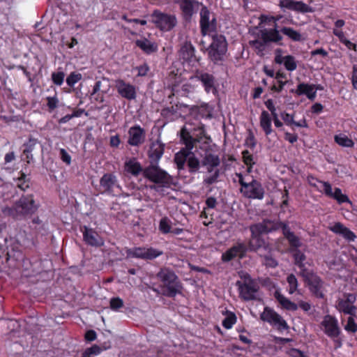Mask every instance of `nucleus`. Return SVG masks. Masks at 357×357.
<instances>
[{"instance_id": "20", "label": "nucleus", "mask_w": 357, "mask_h": 357, "mask_svg": "<svg viewBox=\"0 0 357 357\" xmlns=\"http://www.w3.org/2000/svg\"><path fill=\"white\" fill-rule=\"evenodd\" d=\"M200 3H202L197 0H183L177 4L179 6L183 17L185 20H190L195 13V8L200 6Z\"/></svg>"}, {"instance_id": "39", "label": "nucleus", "mask_w": 357, "mask_h": 357, "mask_svg": "<svg viewBox=\"0 0 357 357\" xmlns=\"http://www.w3.org/2000/svg\"><path fill=\"white\" fill-rule=\"evenodd\" d=\"M187 165L190 174L197 172L200 168V161L192 152L188 158Z\"/></svg>"}, {"instance_id": "40", "label": "nucleus", "mask_w": 357, "mask_h": 357, "mask_svg": "<svg viewBox=\"0 0 357 357\" xmlns=\"http://www.w3.org/2000/svg\"><path fill=\"white\" fill-rule=\"evenodd\" d=\"M225 315V318L222 321V325L225 328L230 329L236 323L237 317L234 312L229 310H226Z\"/></svg>"}, {"instance_id": "16", "label": "nucleus", "mask_w": 357, "mask_h": 357, "mask_svg": "<svg viewBox=\"0 0 357 357\" xmlns=\"http://www.w3.org/2000/svg\"><path fill=\"white\" fill-rule=\"evenodd\" d=\"M324 192V194L331 198H333L337 201L339 204L344 203H348L351 204L352 202L349 199V197L342 192V190L339 188H335L334 192L332 191V186L328 182L323 183Z\"/></svg>"}, {"instance_id": "49", "label": "nucleus", "mask_w": 357, "mask_h": 357, "mask_svg": "<svg viewBox=\"0 0 357 357\" xmlns=\"http://www.w3.org/2000/svg\"><path fill=\"white\" fill-rule=\"evenodd\" d=\"M293 257L294 259V264L298 267H303L304 264V261L306 259V257L304 253H303L301 250L296 249L293 254Z\"/></svg>"}, {"instance_id": "27", "label": "nucleus", "mask_w": 357, "mask_h": 357, "mask_svg": "<svg viewBox=\"0 0 357 357\" xmlns=\"http://www.w3.org/2000/svg\"><path fill=\"white\" fill-rule=\"evenodd\" d=\"M329 229L335 234L342 235L346 240L354 241L356 238L355 234L341 222H335Z\"/></svg>"}, {"instance_id": "11", "label": "nucleus", "mask_w": 357, "mask_h": 357, "mask_svg": "<svg viewBox=\"0 0 357 357\" xmlns=\"http://www.w3.org/2000/svg\"><path fill=\"white\" fill-rule=\"evenodd\" d=\"M243 196L252 199H262L264 197L265 191L261 183L256 179L252 178L245 188L240 189Z\"/></svg>"}, {"instance_id": "51", "label": "nucleus", "mask_w": 357, "mask_h": 357, "mask_svg": "<svg viewBox=\"0 0 357 357\" xmlns=\"http://www.w3.org/2000/svg\"><path fill=\"white\" fill-rule=\"evenodd\" d=\"M291 248H298L301 247V243L299 238L294 234V233H287V236L285 238Z\"/></svg>"}, {"instance_id": "56", "label": "nucleus", "mask_w": 357, "mask_h": 357, "mask_svg": "<svg viewBox=\"0 0 357 357\" xmlns=\"http://www.w3.org/2000/svg\"><path fill=\"white\" fill-rule=\"evenodd\" d=\"M300 271L299 274L303 278L305 283H307L312 276H314L316 275L313 271H309L306 267L305 265L303 264V266L298 267Z\"/></svg>"}, {"instance_id": "14", "label": "nucleus", "mask_w": 357, "mask_h": 357, "mask_svg": "<svg viewBox=\"0 0 357 357\" xmlns=\"http://www.w3.org/2000/svg\"><path fill=\"white\" fill-rule=\"evenodd\" d=\"M250 231L251 232V238L248 243V250L251 251H257L261 248L265 250L268 247V243L264 238L262 232L255 231V227L251 225L250 227Z\"/></svg>"}, {"instance_id": "5", "label": "nucleus", "mask_w": 357, "mask_h": 357, "mask_svg": "<svg viewBox=\"0 0 357 357\" xmlns=\"http://www.w3.org/2000/svg\"><path fill=\"white\" fill-rule=\"evenodd\" d=\"M227 51V42L226 38L222 34H215L212 37V42L208 48V58L215 64L224 60Z\"/></svg>"}, {"instance_id": "57", "label": "nucleus", "mask_w": 357, "mask_h": 357, "mask_svg": "<svg viewBox=\"0 0 357 357\" xmlns=\"http://www.w3.org/2000/svg\"><path fill=\"white\" fill-rule=\"evenodd\" d=\"M288 82V80H277L276 82H273V84L270 87V90L273 92L280 93Z\"/></svg>"}, {"instance_id": "43", "label": "nucleus", "mask_w": 357, "mask_h": 357, "mask_svg": "<svg viewBox=\"0 0 357 357\" xmlns=\"http://www.w3.org/2000/svg\"><path fill=\"white\" fill-rule=\"evenodd\" d=\"M202 118L208 119L211 117V110L208 104L197 106L193 109Z\"/></svg>"}, {"instance_id": "24", "label": "nucleus", "mask_w": 357, "mask_h": 357, "mask_svg": "<svg viewBox=\"0 0 357 357\" xmlns=\"http://www.w3.org/2000/svg\"><path fill=\"white\" fill-rule=\"evenodd\" d=\"M162 251L153 248H135V258L152 260L162 255Z\"/></svg>"}, {"instance_id": "64", "label": "nucleus", "mask_w": 357, "mask_h": 357, "mask_svg": "<svg viewBox=\"0 0 357 357\" xmlns=\"http://www.w3.org/2000/svg\"><path fill=\"white\" fill-rule=\"evenodd\" d=\"M125 172L127 174L134 175V160L130 159L125 163Z\"/></svg>"}, {"instance_id": "63", "label": "nucleus", "mask_w": 357, "mask_h": 357, "mask_svg": "<svg viewBox=\"0 0 357 357\" xmlns=\"http://www.w3.org/2000/svg\"><path fill=\"white\" fill-rule=\"evenodd\" d=\"M137 70V76H146L149 71V67L146 63H144L142 66H139L135 68Z\"/></svg>"}, {"instance_id": "1", "label": "nucleus", "mask_w": 357, "mask_h": 357, "mask_svg": "<svg viewBox=\"0 0 357 357\" xmlns=\"http://www.w3.org/2000/svg\"><path fill=\"white\" fill-rule=\"evenodd\" d=\"M141 172L144 177L162 188H169L174 184L173 177L161 169L158 164H149L143 168L139 162L135 161V177Z\"/></svg>"}, {"instance_id": "41", "label": "nucleus", "mask_w": 357, "mask_h": 357, "mask_svg": "<svg viewBox=\"0 0 357 357\" xmlns=\"http://www.w3.org/2000/svg\"><path fill=\"white\" fill-rule=\"evenodd\" d=\"M334 140L335 143L342 147L352 148L354 146V141L344 134L335 135Z\"/></svg>"}, {"instance_id": "31", "label": "nucleus", "mask_w": 357, "mask_h": 357, "mask_svg": "<svg viewBox=\"0 0 357 357\" xmlns=\"http://www.w3.org/2000/svg\"><path fill=\"white\" fill-rule=\"evenodd\" d=\"M274 296L282 308L290 311H296L298 310V305L296 303L292 302L280 292L276 291Z\"/></svg>"}, {"instance_id": "26", "label": "nucleus", "mask_w": 357, "mask_h": 357, "mask_svg": "<svg viewBox=\"0 0 357 357\" xmlns=\"http://www.w3.org/2000/svg\"><path fill=\"white\" fill-rule=\"evenodd\" d=\"M83 237L85 242L92 246L100 247L104 244L102 238L92 229L84 227Z\"/></svg>"}, {"instance_id": "48", "label": "nucleus", "mask_w": 357, "mask_h": 357, "mask_svg": "<svg viewBox=\"0 0 357 357\" xmlns=\"http://www.w3.org/2000/svg\"><path fill=\"white\" fill-rule=\"evenodd\" d=\"M287 282L289 284V293L294 294L298 288V280L296 276L291 273L289 274L287 278Z\"/></svg>"}, {"instance_id": "18", "label": "nucleus", "mask_w": 357, "mask_h": 357, "mask_svg": "<svg viewBox=\"0 0 357 357\" xmlns=\"http://www.w3.org/2000/svg\"><path fill=\"white\" fill-rule=\"evenodd\" d=\"M306 284L312 296L317 298H324V282L317 274L312 276Z\"/></svg>"}, {"instance_id": "45", "label": "nucleus", "mask_w": 357, "mask_h": 357, "mask_svg": "<svg viewBox=\"0 0 357 357\" xmlns=\"http://www.w3.org/2000/svg\"><path fill=\"white\" fill-rule=\"evenodd\" d=\"M355 317L349 315L347 318V324L344 326V330L349 333H356L357 332V324L354 319Z\"/></svg>"}, {"instance_id": "25", "label": "nucleus", "mask_w": 357, "mask_h": 357, "mask_svg": "<svg viewBox=\"0 0 357 357\" xmlns=\"http://www.w3.org/2000/svg\"><path fill=\"white\" fill-rule=\"evenodd\" d=\"M278 223L279 220L264 219L262 222L252 225L255 227V231L268 234L278 230Z\"/></svg>"}, {"instance_id": "9", "label": "nucleus", "mask_w": 357, "mask_h": 357, "mask_svg": "<svg viewBox=\"0 0 357 357\" xmlns=\"http://www.w3.org/2000/svg\"><path fill=\"white\" fill-rule=\"evenodd\" d=\"M190 81L197 80L201 82L206 93H213L215 94L217 92L215 86V77L213 74L207 73L203 70H196L192 76L190 77Z\"/></svg>"}, {"instance_id": "50", "label": "nucleus", "mask_w": 357, "mask_h": 357, "mask_svg": "<svg viewBox=\"0 0 357 357\" xmlns=\"http://www.w3.org/2000/svg\"><path fill=\"white\" fill-rule=\"evenodd\" d=\"M159 229L162 234H168L171 232L170 220L167 217L162 218L160 220Z\"/></svg>"}, {"instance_id": "13", "label": "nucleus", "mask_w": 357, "mask_h": 357, "mask_svg": "<svg viewBox=\"0 0 357 357\" xmlns=\"http://www.w3.org/2000/svg\"><path fill=\"white\" fill-rule=\"evenodd\" d=\"M236 286L238 287L239 296L243 301H249L256 298L255 294L258 291V287L252 280L244 282L237 281Z\"/></svg>"}, {"instance_id": "29", "label": "nucleus", "mask_w": 357, "mask_h": 357, "mask_svg": "<svg viewBox=\"0 0 357 357\" xmlns=\"http://www.w3.org/2000/svg\"><path fill=\"white\" fill-rule=\"evenodd\" d=\"M181 142L185 145L184 149L192 151L195 144L197 142L195 137H193L188 129L183 126L180 131Z\"/></svg>"}, {"instance_id": "62", "label": "nucleus", "mask_w": 357, "mask_h": 357, "mask_svg": "<svg viewBox=\"0 0 357 357\" xmlns=\"http://www.w3.org/2000/svg\"><path fill=\"white\" fill-rule=\"evenodd\" d=\"M109 303H110V308L115 311L118 310L119 308L122 307L123 305V301L118 297L112 298L110 300Z\"/></svg>"}, {"instance_id": "34", "label": "nucleus", "mask_w": 357, "mask_h": 357, "mask_svg": "<svg viewBox=\"0 0 357 357\" xmlns=\"http://www.w3.org/2000/svg\"><path fill=\"white\" fill-rule=\"evenodd\" d=\"M135 45L147 54H152L158 50V45L147 39L136 40Z\"/></svg>"}, {"instance_id": "52", "label": "nucleus", "mask_w": 357, "mask_h": 357, "mask_svg": "<svg viewBox=\"0 0 357 357\" xmlns=\"http://www.w3.org/2000/svg\"><path fill=\"white\" fill-rule=\"evenodd\" d=\"M307 181L310 186L314 188L317 190L319 192H324V188L321 190L318 186L317 183H320L323 186V183L324 181L318 179L317 177L311 174L307 176Z\"/></svg>"}, {"instance_id": "46", "label": "nucleus", "mask_w": 357, "mask_h": 357, "mask_svg": "<svg viewBox=\"0 0 357 357\" xmlns=\"http://www.w3.org/2000/svg\"><path fill=\"white\" fill-rule=\"evenodd\" d=\"M280 117L284 121V123L291 128L292 130H294V126L295 123L294 121V114H289L286 112H282L280 114Z\"/></svg>"}, {"instance_id": "6", "label": "nucleus", "mask_w": 357, "mask_h": 357, "mask_svg": "<svg viewBox=\"0 0 357 357\" xmlns=\"http://www.w3.org/2000/svg\"><path fill=\"white\" fill-rule=\"evenodd\" d=\"M199 11V27L203 36L208 33L215 31L217 28V20L215 15L203 3H200Z\"/></svg>"}, {"instance_id": "61", "label": "nucleus", "mask_w": 357, "mask_h": 357, "mask_svg": "<svg viewBox=\"0 0 357 357\" xmlns=\"http://www.w3.org/2000/svg\"><path fill=\"white\" fill-rule=\"evenodd\" d=\"M264 259V264L266 267L275 268L278 265L277 260L271 255H265Z\"/></svg>"}, {"instance_id": "37", "label": "nucleus", "mask_w": 357, "mask_h": 357, "mask_svg": "<svg viewBox=\"0 0 357 357\" xmlns=\"http://www.w3.org/2000/svg\"><path fill=\"white\" fill-rule=\"evenodd\" d=\"M250 46L253 48L258 56L264 55L268 43L264 41V38L261 36L259 39L252 40L249 41Z\"/></svg>"}, {"instance_id": "17", "label": "nucleus", "mask_w": 357, "mask_h": 357, "mask_svg": "<svg viewBox=\"0 0 357 357\" xmlns=\"http://www.w3.org/2000/svg\"><path fill=\"white\" fill-rule=\"evenodd\" d=\"M280 6L301 13L314 12V9L312 7L300 1L281 0L280 1Z\"/></svg>"}, {"instance_id": "36", "label": "nucleus", "mask_w": 357, "mask_h": 357, "mask_svg": "<svg viewBox=\"0 0 357 357\" xmlns=\"http://www.w3.org/2000/svg\"><path fill=\"white\" fill-rule=\"evenodd\" d=\"M203 166L219 167L220 159L218 155L211 152H206L202 160Z\"/></svg>"}, {"instance_id": "15", "label": "nucleus", "mask_w": 357, "mask_h": 357, "mask_svg": "<svg viewBox=\"0 0 357 357\" xmlns=\"http://www.w3.org/2000/svg\"><path fill=\"white\" fill-rule=\"evenodd\" d=\"M165 144L160 139L151 143L147 152L150 164H158L165 151Z\"/></svg>"}, {"instance_id": "19", "label": "nucleus", "mask_w": 357, "mask_h": 357, "mask_svg": "<svg viewBox=\"0 0 357 357\" xmlns=\"http://www.w3.org/2000/svg\"><path fill=\"white\" fill-rule=\"evenodd\" d=\"M281 28L273 27L271 29H264L260 31V35L264 38V41L268 44L273 43L279 45H282V40L283 37L282 36Z\"/></svg>"}, {"instance_id": "3", "label": "nucleus", "mask_w": 357, "mask_h": 357, "mask_svg": "<svg viewBox=\"0 0 357 357\" xmlns=\"http://www.w3.org/2000/svg\"><path fill=\"white\" fill-rule=\"evenodd\" d=\"M39 204L37 203L33 195L22 196L12 207H7L3 210L10 215L15 218L31 215L38 209Z\"/></svg>"}, {"instance_id": "42", "label": "nucleus", "mask_w": 357, "mask_h": 357, "mask_svg": "<svg viewBox=\"0 0 357 357\" xmlns=\"http://www.w3.org/2000/svg\"><path fill=\"white\" fill-rule=\"evenodd\" d=\"M105 350V348H102L96 344L87 348L83 352L82 357H93L99 355L102 351Z\"/></svg>"}, {"instance_id": "47", "label": "nucleus", "mask_w": 357, "mask_h": 357, "mask_svg": "<svg viewBox=\"0 0 357 357\" xmlns=\"http://www.w3.org/2000/svg\"><path fill=\"white\" fill-rule=\"evenodd\" d=\"M146 133L143 128L139 126H135V146H138L144 142Z\"/></svg>"}, {"instance_id": "21", "label": "nucleus", "mask_w": 357, "mask_h": 357, "mask_svg": "<svg viewBox=\"0 0 357 357\" xmlns=\"http://www.w3.org/2000/svg\"><path fill=\"white\" fill-rule=\"evenodd\" d=\"M179 56L184 61L193 64L194 62L198 61L195 56V48L191 42L186 41L183 43L179 50Z\"/></svg>"}, {"instance_id": "22", "label": "nucleus", "mask_w": 357, "mask_h": 357, "mask_svg": "<svg viewBox=\"0 0 357 357\" xmlns=\"http://www.w3.org/2000/svg\"><path fill=\"white\" fill-rule=\"evenodd\" d=\"M194 81H189L183 84L181 87L176 84L172 86L173 95H177L183 97H189L190 95L196 92L197 85L193 83Z\"/></svg>"}, {"instance_id": "4", "label": "nucleus", "mask_w": 357, "mask_h": 357, "mask_svg": "<svg viewBox=\"0 0 357 357\" xmlns=\"http://www.w3.org/2000/svg\"><path fill=\"white\" fill-rule=\"evenodd\" d=\"M321 326L324 328L325 334L334 342L335 347L340 348L342 345L343 338L337 318L330 314L325 315L321 322Z\"/></svg>"}, {"instance_id": "32", "label": "nucleus", "mask_w": 357, "mask_h": 357, "mask_svg": "<svg viewBox=\"0 0 357 357\" xmlns=\"http://www.w3.org/2000/svg\"><path fill=\"white\" fill-rule=\"evenodd\" d=\"M260 126L264 130L266 136L270 135L272 132L271 117L268 112L264 110L260 115Z\"/></svg>"}, {"instance_id": "53", "label": "nucleus", "mask_w": 357, "mask_h": 357, "mask_svg": "<svg viewBox=\"0 0 357 357\" xmlns=\"http://www.w3.org/2000/svg\"><path fill=\"white\" fill-rule=\"evenodd\" d=\"M82 76L80 73L73 72L66 78V83L73 87L77 82L81 80Z\"/></svg>"}, {"instance_id": "23", "label": "nucleus", "mask_w": 357, "mask_h": 357, "mask_svg": "<svg viewBox=\"0 0 357 357\" xmlns=\"http://www.w3.org/2000/svg\"><path fill=\"white\" fill-rule=\"evenodd\" d=\"M317 89L319 88H317L314 84L303 82L298 84L296 89H291L290 92L298 96L305 95L310 100H312L316 97Z\"/></svg>"}, {"instance_id": "7", "label": "nucleus", "mask_w": 357, "mask_h": 357, "mask_svg": "<svg viewBox=\"0 0 357 357\" xmlns=\"http://www.w3.org/2000/svg\"><path fill=\"white\" fill-rule=\"evenodd\" d=\"M151 19L155 26L162 31H169L177 24L175 15L165 13L159 10H153Z\"/></svg>"}, {"instance_id": "28", "label": "nucleus", "mask_w": 357, "mask_h": 357, "mask_svg": "<svg viewBox=\"0 0 357 357\" xmlns=\"http://www.w3.org/2000/svg\"><path fill=\"white\" fill-rule=\"evenodd\" d=\"M116 88L119 93L128 99L134 98V87L122 79L116 80Z\"/></svg>"}, {"instance_id": "35", "label": "nucleus", "mask_w": 357, "mask_h": 357, "mask_svg": "<svg viewBox=\"0 0 357 357\" xmlns=\"http://www.w3.org/2000/svg\"><path fill=\"white\" fill-rule=\"evenodd\" d=\"M192 151L181 149L178 153L175 154L174 162L176 163L178 169H183L185 163L187 162L189 155Z\"/></svg>"}, {"instance_id": "59", "label": "nucleus", "mask_w": 357, "mask_h": 357, "mask_svg": "<svg viewBox=\"0 0 357 357\" xmlns=\"http://www.w3.org/2000/svg\"><path fill=\"white\" fill-rule=\"evenodd\" d=\"M243 162L248 167H252L255 164L253 161V155L248 151L245 150L242 152Z\"/></svg>"}, {"instance_id": "10", "label": "nucleus", "mask_w": 357, "mask_h": 357, "mask_svg": "<svg viewBox=\"0 0 357 357\" xmlns=\"http://www.w3.org/2000/svg\"><path fill=\"white\" fill-rule=\"evenodd\" d=\"M356 301V295L355 294H344L343 298L336 301L335 307L340 313L356 316L357 310V307L354 305Z\"/></svg>"}, {"instance_id": "12", "label": "nucleus", "mask_w": 357, "mask_h": 357, "mask_svg": "<svg viewBox=\"0 0 357 357\" xmlns=\"http://www.w3.org/2000/svg\"><path fill=\"white\" fill-rule=\"evenodd\" d=\"M248 250V247L245 243L237 242L222 253L221 259L223 262H229L236 257L243 259L245 257Z\"/></svg>"}, {"instance_id": "44", "label": "nucleus", "mask_w": 357, "mask_h": 357, "mask_svg": "<svg viewBox=\"0 0 357 357\" xmlns=\"http://www.w3.org/2000/svg\"><path fill=\"white\" fill-rule=\"evenodd\" d=\"M284 66L286 70L289 71H294L297 68V63L294 56L287 55L284 56Z\"/></svg>"}, {"instance_id": "54", "label": "nucleus", "mask_w": 357, "mask_h": 357, "mask_svg": "<svg viewBox=\"0 0 357 357\" xmlns=\"http://www.w3.org/2000/svg\"><path fill=\"white\" fill-rule=\"evenodd\" d=\"M47 100V106L48 107V111L50 112H52L53 110H54L59 105V99L56 95H54V96H48L46 98Z\"/></svg>"}, {"instance_id": "2", "label": "nucleus", "mask_w": 357, "mask_h": 357, "mask_svg": "<svg viewBox=\"0 0 357 357\" xmlns=\"http://www.w3.org/2000/svg\"><path fill=\"white\" fill-rule=\"evenodd\" d=\"M157 278L161 282L162 294L169 298H174L181 294L182 284L175 273L169 268H161L157 273Z\"/></svg>"}, {"instance_id": "30", "label": "nucleus", "mask_w": 357, "mask_h": 357, "mask_svg": "<svg viewBox=\"0 0 357 357\" xmlns=\"http://www.w3.org/2000/svg\"><path fill=\"white\" fill-rule=\"evenodd\" d=\"M208 175L204 177L203 183L205 185H211L218 181L220 175V170L218 167L205 166Z\"/></svg>"}, {"instance_id": "55", "label": "nucleus", "mask_w": 357, "mask_h": 357, "mask_svg": "<svg viewBox=\"0 0 357 357\" xmlns=\"http://www.w3.org/2000/svg\"><path fill=\"white\" fill-rule=\"evenodd\" d=\"M65 73L63 71L53 72L52 73V82L57 85L61 86L64 80Z\"/></svg>"}, {"instance_id": "60", "label": "nucleus", "mask_w": 357, "mask_h": 357, "mask_svg": "<svg viewBox=\"0 0 357 357\" xmlns=\"http://www.w3.org/2000/svg\"><path fill=\"white\" fill-rule=\"evenodd\" d=\"M256 139L253 132L251 130H249V133L248 137L245 139V144L250 149H254L256 146Z\"/></svg>"}, {"instance_id": "33", "label": "nucleus", "mask_w": 357, "mask_h": 357, "mask_svg": "<svg viewBox=\"0 0 357 357\" xmlns=\"http://www.w3.org/2000/svg\"><path fill=\"white\" fill-rule=\"evenodd\" d=\"M100 186L105 191L110 192L117 186L116 176L111 174H104L100 179Z\"/></svg>"}, {"instance_id": "38", "label": "nucleus", "mask_w": 357, "mask_h": 357, "mask_svg": "<svg viewBox=\"0 0 357 357\" xmlns=\"http://www.w3.org/2000/svg\"><path fill=\"white\" fill-rule=\"evenodd\" d=\"M281 31L282 33L294 42H298L302 40V36L301 33L296 30H294L292 27L282 26L281 27Z\"/></svg>"}, {"instance_id": "58", "label": "nucleus", "mask_w": 357, "mask_h": 357, "mask_svg": "<svg viewBox=\"0 0 357 357\" xmlns=\"http://www.w3.org/2000/svg\"><path fill=\"white\" fill-rule=\"evenodd\" d=\"M195 130L199 132V133L195 137L197 142H199L204 138L208 139H211L209 136H207L204 124L202 123Z\"/></svg>"}, {"instance_id": "8", "label": "nucleus", "mask_w": 357, "mask_h": 357, "mask_svg": "<svg viewBox=\"0 0 357 357\" xmlns=\"http://www.w3.org/2000/svg\"><path fill=\"white\" fill-rule=\"evenodd\" d=\"M260 319L264 322L276 328L279 331H283L289 328L287 321L276 312L273 308L266 306L260 314Z\"/></svg>"}]
</instances>
